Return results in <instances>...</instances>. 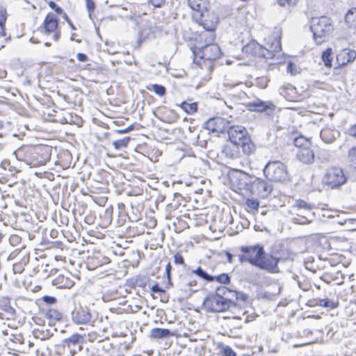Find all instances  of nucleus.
Instances as JSON below:
<instances>
[{"label": "nucleus", "mask_w": 356, "mask_h": 356, "mask_svg": "<svg viewBox=\"0 0 356 356\" xmlns=\"http://www.w3.org/2000/svg\"><path fill=\"white\" fill-rule=\"evenodd\" d=\"M307 305L309 307L318 306V298H313V299L309 300L307 302Z\"/></svg>", "instance_id": "nucleus-56"}, {"label": "nucleus", "mask_w": 356, "mask_h": 356, "mask_svg": "<svg viewBox=\"0 0 356 356\" xmlns=\"http://www.w3.org/2000/svg\"><path fill=\"white\" fill-rule=\"evenodd\" d=\"M133 129H134V126L133 125H130V126L127 127V128H125L124 129L115 130V132L118 133V134H126V133H128V132L131 131Z\"/></svg>", "instance_id": "nucleus-55"}, {"label": "nucleus", "mask_w": 356, "mask_h": 356, "mask_svg": "<svg viewBox=\"0 0 356 356\" xmlns=\"http://www.w3.org/2000/svg\"><path fill=\"white\" fill-rule=\"evenodd\" d=\"M339 136V131L331 127H325L320 133L322 140L325 143H333Z\"/></svg>", "instance_id": "nucleus-20"}, {"label": "nucleus", "mask_w": 356, "mask_h": 356, "mask_svg": "<svg viewBox=\"0 0 356 356\" xmlns=\"http://www.w3.org/2000/svg\"><path fill=\"white\" fill-rule=\"evenodd\" d=\"M273 190L272 185L268 182L255 177L253 181L250 192L257 196L266 198L270 195Z\"/></svg>", "instance_id": "nucleus-13"}, {"label": "nucleus", "mask_w": 356, "mask_h": 356, "mask_svg": "<svg viewBox=\"0 0 356 356\" xmlns=\"http://www.w3.org/2000/svg\"><path fill=\"white\" fill-rule=\"evenodd\" d=\"M124 207H125V206H124V203H119V204H118V208H119L120 209H123L124 208Z\"/></svg>", "instance_id": "nucleus-63"}, {"label": "nucleus", "mask_w": 356, "mask_h": 356, "mask_svg": "<svg viewBox=\"0 0 356 356\" xmlns=\"http://www.w3.org/2000/svg\"><path fill=\"white\" fill-rule=\"evenodd\" d=\"M270 48L271 50L267 49L261 46L257 42L252 41L243 47V52L247 54L258 55L259 56H263L266 58H270L273 56L272 51L275 52H278L281 51L282 46L280 38L275 40V42L272 44Z\"/></svg>", "instance_id": "nucleus-4"}, {"label": "nucleus", "mask_w": 356, "mask_h": 356, "mask_svg": "<svg viewBox=\"0 0 356 356\" xmlns=\"http://www.w3.org/2000/svg\"><path fill=\"white\" fill-rule=\"evenodd\" d=\"M348 157L351 162L356 164V145L348 150Z\"/></svg>", "instance_id": "nucleus-44"}, {"label": "nucleus", "mask_w": 356, "mask_h": 356, "mask_svg": "<svg viewBox=\"0 0 356 356\" xmlns=\"http://www.w3.org/2000/svg\"><path fill=\"white\" fill-rule=\"evenodd\" d=\"M247 109L254 112H265L267 115H272L275 111V104L270 101H263L260 99H255L245 105Z\"/></svg>", "instance_id": "nucleus-10"}, {"label": "nucleus", "mask_w": 356, "mask_h": 356, "mask_svg": "<svg viewBox=\"0 0 356 356\" xmlns=\"http://www.w3.org/2000/svg\"><path fill=\"white\" fill-rule=\"evenodd\" d=\"M293 64L291 63H289L287 65V71H290L291 70Z\"/></svg>", "instance_id": "nucleus-64"}, {"label": "nucleus", "mask_w": 356, "mask_h": 356, "mask_svg": "<svg viewBox=\"0 0 356 356\" xmlns=\"http://www.w3.org/2000/svg\"><path fill=\"white\" fill-rule=\"evenodd\" d=\"M222 356H236V353L231 347L226 346L222 348Z\"/></svg>", "instance_id": "nucleus-47"}, {"label": "nucleus", "mask_w": 356, "mask_h": 356, "mask_svg": "<svg viewBox=\"0 0 356 356\" xmlns=\"http://www.w3.org/2000/svg\"><path fill=\"white\" fill-rule=\"evenodd\" d=\"M174 262L177 264L184 265V259L182 255L179 253H176L174 255Z\"/></svg>", "instance_id": "nucleus-50"}, {"label": "nucleus", "mask_w": 356, "mask_h": 356, "mask_svg": "<svg viewBox=\"0 0 356 356\" xmlns=\"http://www.w3.org/2000/svg\"><path fill=\"white\" fill-rule=\"evenodd\" d=\"M293 207L298 209H302L307 211L309 214V218H313L314 213H312V209H313L314 207L312 204L306 202L302 200H297L293 205Z\"/></svg>", "instance_id": "nucleus-31"}, {"label": "nucleus", "mask_w": 356, "mask_h": 356, "mask_svg": "<svg viewBox=\"0 0 356 356\" xmlns=\"http://www.w3.org/2000/svg\"><path fill=\"white\" fill-rule=\"evenodd\" d=\"M52 284L58 288H67L70 289L74 285V282L68 277L62 274L58 275L51 281Z\"/></svg>", "instance_id": "nucleus-23"}, {"label": "nucleus", "mask_w": 356, "mask_h": 356, "mask_svg": "<svg viewBox=\"0 0 356 356\" xmlns=\"http://www.w3.org/2000/svg\"><path fill=\"white\" fill-rule=\"evenodd\" d=\"M149 90H152L156 95L159 96H163L165 94V88L161 85L152 84L149 88Z\"/></svg>", "instance_id": "nucleus-40"}, {"label": "nucleus", "mask_w": 356, "mask_h": 356, "mask_svg": "<svg viewBox=\"0 0 356 356\" xmlns=\"http://www.w3.org/2000/svg\"><path fill=\"white\" fill-rule=\"evenodd\" d=\"M48 5L51 8L54 9L57 14L62 15L65 13L63 12V10L60 7L58 6L57 4L53 1H50L48 3Z\"/></svg>", "instance_id": "nucleus-46"}, {"label": "nucleus", "mask_w": 356, "mask_h": 356, "mask_svg": "<svg viewBox=\"0 0 356 356\" xmlns=\"http://www.w3.org/2000/svg\"><path fill=\"white\" fill-rule=\"evenodd\" d=\"M191 274H196L200 277L208 281L213 282V276L209 275L201 267L197 268L195 270L191 271Z\"/></svg>", "instance_id": "nucleus-35"}, {"label": "nucleus", "mask_w": 356, "mask_h": 356, "mask_svg": "<svg viewBox=\"0 0 356 356\" xmlns=\"http://www.w3.org/2000/svg\"><path fill=\"white\" fill-rule=\"evenodd\" d=\"M338 304L328 298H318V306L326 308L334 309L337 307Z\"/></svg>", "instance_id": "nucleus-37"}, {"label": "nucleus", "mask_w": 356, "mask_h": 356, "mask_svg": "<svg viewBox=\"0 0 356 356\" xmlns=\"http://www.w3.org/2000/svg\"><path fill=\"white\" fill-rule=\"evenodd\" d=\"M227 131L229 141L241 145L243 152L245 155H250L254 152L255 146L244 127L229 125Z\"/></svg>", "instance_id": "nucleus-1"}, {"label": "nucleus", "mask_w": 356, "mask_h": 356, "mask_svg": "<svg viewBox=\"0 0 356 356\" xmlns=\"http://www.w3.org/2000/svg\"><path fill=\"white\" fill-rule=\"evenodd\" d=\"M229 122L220 117L209 119L204 124V128L213 133H223L227 131Z\"/></svg>", "instance_id": "nucleus-14"}, {"label": "nucleus", "mask_w": 356, "mask_h": 356, "mask_svg": "<svg viewBox=\"0 0 356 356\" xmlns=\"http://www.w3.org/2000/svg\"><path fill=\"white\" fill-rule=\"evenodd\" d=\"M172 335L168 329L155 327L151 330L150 337L154 339H165Z\"/></svg>", "instance_id": "nucleus-29"}, {"label": "nucleus", "mask_w": 356, "mask_h": 356, "mask_svg": "<svg viewBox=\"0 0 356 356\" xmlns=\"http://www.w3.org/2000/svg\"><path fill=\"white\" fill-rule=\"evenodd\" d=\"M356 58V51L350 49H344L340 51L337 56V60L339 64L338 67H334V70H337L340 67L353 62Z\"/></svg>", "instance_id": "nucleus-19"}, {"label": "nucleus", "mask_w": 356, "mask_h": 356, "mask_svg": "<svg viewBox=\"0 0 356 356\" xmlns=\"http://www.w3.org/2000/svg\"><path fill=\"white\" fill-rule=\"evenodd\" d=\"M214 296H219L220 297H229L232 300V298L235 297L237 300L239 298L240 293L237 291H232L225 286H220L216 289L215 293H212ZM241 298L243 299V294H241Z\"/></svg>", "instance_id": "nucleus-25"}, {"label": "nucleus", "mask_w": 356, "mask_h": 356, "mask_svg": "<svg viewBox=\"0 0 356 356\" xmlns=\"http://www.w3.org/2000/svg\"><path fill=\"white\" fill-rule=\"evenodd\" d=\"M332 50L331 48H327L322 53V60L324 62V65L326 67H331L332 66Z\"/></svg>", "instance_id": "nucleus-32"}, {"label": "nucleus", "mask_w": 356, "mask_h": 356, "mask_svg": "<svg viewBox=\"0 0 356 356\" xmlns=\"http://www.w3.org/2000/svg\"><path fill=\"white\" fill-rule=\"evenodd\" d=\"M277 264L276 258L273 253L267 256H265L264 254L263 257L259 259L256 267L270 273H276L279 272Z\"/></svg>", "instance_id": "nucleus-15"}, {"label": "nucleus", "mask_w": 356, "mask_h": 356, "mask_svg": "<svg viewBox=\"0 0 356 356\" xmlns=\"http://www.w3.org/2000/svg\"><path fill=\"white\" fill-rule=\"evenodd\" d=\"M180 107L188 114H193L197 111V105L196 103H187L186 102H183L180 104Z\"/></svg>", "instance_id": "nucleus-34"}, {"label": "nucleus", "mask_w": 356, "mask_h": 356, "mask_svg": "<svg viewBox=\"0 0 356 356\" xmlns=\"http://www.w3.org/2000/svg\"><path fill=\"white\" fill-rule=\"evenodd\" d=\"M49 159V154H46V156L44 158V160L40 162V165H44L46 163L47 161Z\"/></svg>", "instance_id": "nucleus-59"}, {"label": "nucleus", "mask_w": 356, "mask_h": 356, "mask_svg": "<svg viewBox=\"0 0 356 356\" xmlns=\"http://www.w3.org/2000/svg\"><path fill=\"white\" fill-rule=\"evenodd\" d=\"M312 263V261L311 262H309V261H305V267L307 269H310V265Z\"/></svg>", "instance_id": "nucleus-62"}, {"label": "nucleus", "mask_w": 356, "mask_h": 356, "mask_svg": "<svg viewBox=\"0 0 356 356\" xmlns=\"http://www.w3.org/2000/svg\"><path fill=\"white\" fill-rule=\"evenodd\" d=\"M62 17L66 21V22L69 24L70 27L72 29V30H76V27L74 26V25L72 24V21L70 19L68 15L64 13L63 15H62Z\"/></svg>", "instance_id": "nucleus-53"}, {"label": "nucleus", "mask_w": 356, "mask_h": 356, "mask_svg": "<svg viewBox=\"0 0 356 356\" xmlns=\"http://www.w3.org/2000/svg\"><path fill=\"white\" fill-rule=\"evenodd\" d=\"M310 29L313 33L314 41L319 44L332 33L334 26L332 20L330 17L321 16L311 19Z\"/></svg>", "instance_id": "nucleus-2"}, {"label": "nucleus", "mask_w": 356, "mask_h": 356, "mask_svg": "<svg viewBox=\"0 0 356 356\" xmlns=\"http://www.w3.org/2000/svg\"><path fill=\"white\" fill-rule=\"evenodd\" d=\"M347 134L350 136L356 139V123L349 127L347 131Z\"/></svg>", "instance_id": "nucleus-51"}, {"label": "nucleus", "mask_w": 356, "mask_h": 356, "mask_svg": "<svg viewBox=\"0 0 356 356\" xmlns=\"http://www.w3.org/2000/svg\"><path fill=\"white\" fill-rule=\"evenodd\" d=\"M312 263V261L311 262H309V261H305V267L307 269H310V265Z\"/></svg>", "instance_id": "nucleus-61"}, {"label": "nucleus", "mask_w": 356, "mask_h": 356, "mask_svg": "<svg viewBox=\"0 0 356 356\" xmlns=\"http://www.w3.org/2000/svg\"><path fill=\"white\" fill-rule=\"evenodd\" d=\"M245 204L247 207L253 211H257L259 206V202L254 199H249L246 200Z\"/></svg>", "instance_id": "nucleus-43"}, {"label": "nucleus", "mask_w": 356, "mask_h": 356, "mask_svg": "<svg viewBox=\"0 0 356 356\" xmlns=\"http://www.w3.org/2000/svg\"><path fill=\"white\" fill-rule=\"evenodd\" d=\"M213 281H217L221 284H228L230 282V277L227 274L222 273L218 276H213Z\"/></svg>", "instance_id": "nucleus-42"}, {"label": "nucleus", "mask_w": 356, "mask_h": 356, "mask_svg": "<svg viewBox=\"0 0 356 356\" xmlns=\"http://www.w3.org/2000/svg\"><path fill=\"white\" fill-rule=\"evenodd\" d=\"M241 145L228 141L221 151L222 157L229 163L232 161H236L242 157L243 150H241Z\"/></svg>", "instance_id": "nucleus-11"}, {"label": "nucleus", "mask_w": 356, "mask_h": 356, "mask_svg": "<svg viewBox=\"0 0 356 356\" xmlns=\"http://www.w3.org/2000/svg\"><path fill=\"white\" fill-rule=\"evenodd\" d=\"M83 343V337L79 334H74L63 340V346L70 349L72 356H74L77 351L82 349Z\"/></svg>", "instance_id": "nucleus-16"}, {"label": "nucleus", "mask_w": 356, "mask_h": 356, "mask_svg": "<svg viewBox=\"0 0 356 356\" xmlns=\"http://www.w3.org/2000/svg\"><path fill=\"white\" fill-rule=\"evenodd\" d=\"M302 220L298 218H294L293 221L294 223H296V224L305 225V224L310 223L313 220L312 218H311L309 217L302 216Z\"/></svg>", "instance_id": "nucleus-45"}, {"label": "nucleus", "mask_w": 356, "mask_h": 356, "mask_svg": "<svg viewBox=\"0 0 356 356\" xmlns=\"http://www.w3.org/2000/svg\"><path fill=\"white\" fill-rule=\"evenodd\" d=\"M298 0H277V3L284 8H290L298 3Z\"/></svg>", "instance_id": "nucleus-41"}, {"label": "nucleus", "mask_w": 356, "mask_h": 356, "mask_svg": "<svg viewBox=\"0 0 356 356\" xmlns=\"http://www.w3.org/2000/svg\"><path fill=\"white\" fill-rule=\"evenodd\" d=\"M171 269H172L171 264H170V262H168L167 264V265L165 266V274H166V277H167V279H168V284L169 285H170V286L172 285V283L171 279H170Z\"/></svg>", "instance_id": "nucleus-48"}, {"label": "nucleus", "mask_w": 356, "mask_h": 356, "mask_svg": "<svg viewBox=\"0 0 356 356\" xmlns=\"http://www.w3.org/2000/svg\"><path fill=\"white\" fill-rule=\"evenodd\" d=\"M131 138L130 137H124L122 139L115 140L112 143L113 147L116 149H120L122 148L127 147Z\"/></svg>", "instance_id": "nucleus-36"}, {"label": "nucleus", "mask_w": 356, "mask_h": 356, "mask_svg": "<svg viewBox=\"0 0 356 356\" xmlns=\"http://www.w3.org/2000/svg\"><path fill=\"white\" fill-rule=\"evenodd\" d=\"M226 255H227V260L229 263H232V254L229 252H227L226 253Z\"/></svg>", "instance_id": "nucleus-60"}, {"label": "nucleus", "mask_w": 356, "mask_h": 356, "mask_svg": "<svg viewBox=\"0 0 356 356\" xmlns=\"http://www.w3.org/2000/svg\"><path fill=\"white\" fill-rule=\"evenodd\" d=\"M151 290L154 293H164L165 292L164 290L159 288L158 284H155L154 285H153L151 288Z\"/></svg>", "instance_id": "nucleus-58"}, {"label": "nucleus", "mask_w": 356, "mask_h": 356, "mask_svg": "<svg viewBox=\"0 0 356 356\" xmlns=\"http://www.w3.org/2000/svg\"><path fill=\"white\" fill-rule=\"evenodd\" d=\"M42 300L44 302H46L47 304H50V305H52V304H54L56 302V298L53 296H44L42 298Z\"/></svg>", "instance_id": "nucleus-52"}, {"label": "nucleus", "mask_w": 356, "mask_h": 356, "mask_svg": "<svg viewBox=\"0 0 356 356\" xmlns=\"http://www.w3.org/2000/svg\"><path fill=\"white\" fill-rule=\"evenodd\" d=\"M201 58L204 60H211L218 58L220 54V49L216 44H209L203 47L201 49Z\"/></svg>", "instance_id": "nucleus-18"}, {"label": "nucleus", "mask_w": 356, "mask_h": 356, "mask_svg": "<svg viewBox=\"0 0 356 356\" xmlns=\"http://www.w3.org/2000/svg\"><path fill=\"white\" fill-rule=\"evenodd\" d=\"M297 158L305 164L312 163L314 160V154L309 147H303L297 152Z\"/></svg>", "instance_id": "nucleus-22"}, {"label": "nucleus", "mask_w": 356, "mask_h": 356, "mask_svg": "<svg viewBox=\"0 0 356 356\" xmlns=\"http://www.w3.org/2000/svg\"><path fill=\"white\" fill-rule=\"evenodd\" d=\"M46 317L51 321H59L62 319V314L54 309H50L46 312Z\"/></svg>", "instance_id": "nucleus-33"}, {"label": "nucleus", "mask_w": 356, "mask_h": 356, "mask_svg": "<svg viewBox=\"0 0 356 356\" xmlns=\"http://www.w3.org/2000/svg\"><path fill=\"white\" fill-rule=\"evenodd\" d=\"M3 301L5 303V309H4V310L6 312H10V313L12 314L14 312V310H13V309L10 305H8L9 303L8 299V298H5V299L3 300Z\"/></svg>", "instance_id": "nucleus-54"}, {"label": "nucleus", "mask_w": 356, "mask_h": 356, "mask_svg": "<svg viewBox=\"0 0 356 356\" xmlns=\"http://www.w3.org/2000/svg\"><path fill=\"white\" fill-rule=\"evenodd\" d=\"M154 27L149 26H144L140 31L138 42H142L154 38Z\"/></svg>", "instance_id": "nucleus-28"}, {"label": "nucleus", "mask_w": 356, "mask_h": 356, "mask_svg": "<svg viewBox=\"0 0 356 356\" xmlns=\"http://www.w3.org/2000/svg\"><path fill=\"white\" fill-rule=\"evenodd\" d=\"M86 4L88 12L89 13V15H90L91 13L93 12L95 7V2L93 0H86Z\"/></svg>", "instance_id": "nucleus-49"}, {"label": "nucleus", "mask_w": 356, "mask_h": 356, "mask_svg": "<svg viewBox=\"0 0 356 356\" xmlns=\"http://www.w3.org/2000/svg\"><path fill=\"white\" fill-rule=\"evenodd\" d=\"M188 4L197 14L207 9L208 0H188Z\"/></svg>", "instance_id": "nucleus-26"}, {"label": "nucleus", "mask_w": 356, "mask_h": 356, "mask_svg": "<svg viewBox=\"0 0 356 356\" xmlns=\"http://www.w3.org/2000/svg\"><path fill=\"white\" fill-rule=\"evenodd\" d=\"M6 10L4 8L0 7V35L3 36L4 24L6 21Z\"/></svg>", "instance_id": "nucleus-38"}, {"label": "nucleus", "mask_w": 356, "mask_h": 356, "mask_svg": "<svg viewBox=\"0 0 356 356\" xmlns=\"http://www.w3.org/2000/svg\"><path fill=\"white\" fill-rule=\"evenodd\" d=\"M280 94L284 96L286 99H293L296 94V89L294 86L289 83H286L280 87Z\"/></svg>", "instance_id": "nucleus-27"}, {"label": "nucleus", "mask_w": 356, "mask_h": 356, "mask_svg": "<svg viewBox=\"0 0 356 356\" xmlns=\"http://www.w3.org/2000/svg\"><path fill=\"white\" fill-rule=\"evenodd\" d=\"M58 24V19L52 13H48L43 22V27L41 29V32L45 34H49L54 32L52 38L53 40L56 42L59 40L60 36V32L59 31H56Z\"/></svg>", "instance_id": "nucleus-12"}, {"label": "nucleus", "mask_w": 356, "mask_h": 356, "mask_svg": "<svg viewBox=\"0 0 356 356\" xmlns=\"http://www.w3.org/2000/svg\"><path fill=\"white\" fill-rule=\"evenodd\" d=\"M346 181V177L341 168H332L327 170L323 179V183L330 188H335L344 184Z\"/></svg>", "instance_id": "nucleus-7"}, {"label": "nucleus", "mask_w": 356, "mask_h": 356, "mask_svg": "<svg viewBox=\"0 0 356 356\" xmlns=\"http://www.w3.org/2000/svg\"><path fill=\"white\" fill-rule=\"evenodd\" d=\"M293 143L296 147H302V148L308 147L307 146L309 145V140L303 136H300V137L295 138Z\"/></svg>", "instance_id": "nucleus-39"}, {"label": "nucleus", "mask_w": 356, "mask_h": 356, "mask_svg": "<svg viewBox=\"0 0 356 356\" xmlns=\"http://www.w3.org/2000/svg\"><path fill=\"white\" fill-rule=\"evenodd\" d=\"M72 318L76 324H87L90 321L91 314L88 308L79 307L72 311Z\"/></svg>", "instance_id": "nucleus-17"}, {"label": "nucleus", "mask_w": 356, "mask_h": 356, "mask_svg": "<svg viewBox=\"0 0 356 356\" xmlns=\"http://www.w3.org/2000/svg\"><path fill=\"white\" fill-rule=\"evenodd\" d=\"M193 18L206 31L213 32L218 23V17L214 13H210L206 9L202 13L193 15Z\"/></svg>", "instance_id": "nucleus-8"}, {"label": "nucleus", "mask_w": 356, "mask_h": 356, "mask_svg": "<svg viewBox=\"0 0 356 356\" xmlns=\"http://www.w3.org/2000/svg\"><path fill=\"white\" fill-rule=\"evenodd\" d=\"M203 305L208 311L220 313L228 310L232 306L235 307L236 304L229 297L209 294L204 298Z\"/></svg>", "instance_id": "nucleus-3"}, {"label": "nucleus", "mask_w": 356, "mask_h": 356, "mask_svg": "<svg viewBox=\"0 0 356 356\" xmlns=\"http://www.w3.org/2000/svg\"><path fill=\"white\" fill-rule=\"evenodd\" d=\"M193 274L191 273L180 277V280L177 284V287L184 291H186L190 286H195L197 282L192 279Z\"/></svg>", "instance_id": "nucleus-24"}, {"label": "nucleus", "mask_w": 356, "mask_h": 356, "mask_svg": "<svg viewBox=\"0 0 356 356\" xmlns=\"http://www.w3.org/2000/svg\"><path fill=\"white\" fill-rule=\"evenodd\" d=\"M76 58L81 62H86L88 60V56L83 53H78L76 55Z\"/></svg>", "instance_id": "nucleus-57"}, {"label": "nucleus", "mask_w": 356, "mask_h": 356, "mask_svg": "<svg viewBox=\"0 0 356 356\" xmlns=\"http://www.w3.org/2000/svg\"><path fill=\"white\" fill-rule=\"evenodd\" d=\"M345 22L349 27L356 28V8L348 11L345 16Z\"/></svg>", "instance_id": "nucleus-30"}, {"label": "nucleus", "mask_w": 356, "mask_h": 356, "mask_svg": "<svg viewBox=\"0 0 356 356\" xmlns=\"http://www.w3.org/2000/svg\"><path fill=\"white\" fill-rule=\"evenodd\" d=\"M274 257L276 258L277 263L285 262L289 260H293L295 254L286 248H280L272 252Z\"/></svg>", "instance_id": "nucleus-21"}, {"label": "nucleus", "mask_w": 356, "mask_h": 356, "mask_svg": "<svg viewBox=\"0 0 356 356\" xmlns=\"http://www.w3.org/2000/svg\"><path fill=\"white\" fill-rule=\"evenodd\" d=\"M240 250L241 252V254H238L240 262H248L254 266H257L259 259L265 254L263 246L259 245L241 246Z\"/></svg>", "instance_id": "nucleus-5"}, {"label": "nucleus", "mask_w": 356, "mask_h": 356, "mask_svg": "<svg viewBox=\"0 0 356 356\" xmlns=\"http://www.w3.org/2000/svg\"><path fill=\"white\" fill-rule=\"evenodd\" d=\"M264 172L268 179L273 181H283L288 177L286 166L278 161L268 162L264 169Z\"/></svg>", "instance_id": "nucleus-6"}, {"label": "nucleus", "mask_w": 356, "mask_h": 356, "mask_svg": "<svg viewBox=\"0 0 356 356\" xmlns=\"http://www.w3.org/2000/svg\"><path fill=\"white\" fill-rule=\"evenodd\" d=\"M231 182L240 190H250L252 184L255 180V176H252L243 171L236 170L229 175Z\"/></svg>", "instance_id": "nucleus-9"}]
</instances>
